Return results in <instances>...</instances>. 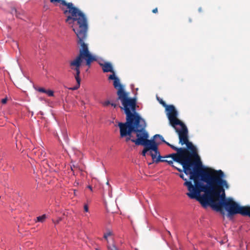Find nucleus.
I'll use <instances>...</instances> for the list:
<instances>
[{
    "mask_svg": "<svg viewBox=\"0 0 250 250\" xmlns=\"http://www.w3.org/2000/svg\"><path fill=\"white\" fill-rule=\"evenodd\" d=\"M190 164L189 170L187 172H185L184 167L182 171L187 175H189V179L193 181L194 185L191 181H188L183 173L180 174L179 176L185 181L184 185L189 191L187 195L190 199H195L201 204L221 170L204 167L201 159Z\"/></svg>",
    "mask_w": 250,
    "mask_h": 250,
    "instance_id": "1",
    "label": "nucleus"
},
{
    "mask_svg": "<svg viewBox=\"0 0 250 250\" xmlns=\"http://www.w3.org/2000/svg\"><path fill=\"white\" fill-rule=\"evenodd\" d=\"M224 177L225 174L221 170L201 204L204 207L210 206L217 211H221L224 207L229 216L240 214L250 217V206H240L232 199L226 198L225 190L229 188V185Z\"/></svg>",
    "mask_w": 250,
    "mask_h": 250,
    "instance_id": "2",
    "label": "nucleus"
},
{
    "mask_svg": "<svg viewBox=\"0 0 250 250\" xmlns=\"http://www.w3.org/2000/svg\"><path fill=\"white\" fill-rule=\"evenodd\" d=\"M88 29H85L81 31H77L75 33L78 39V43L81 45L79 55L73 60L69 62V66L71 70L74 71L77 75L80 74V67L82 65L83 61L84 60L86 65L89 68L91 63L96 61L95 56H93L89 52L87 44L84 42L87 37Z\"/></svg>",
    "mask_w": 250,
    "mask_h": 250,
    "instance_id": "3",
    "label": "nucleus"
},
{
    "mask_svg": "<svg viewBox=\"0 0 250 250\" xmlns=\"http://www.w3.org/2000/svg\"><path fill=\"white\" fill-rule=\"evenodd\" d=\"M52 3L60 2L63 5L67 6L68 10L64 11V14L70 15L67 17L65 21L69 24H73V30L75 33L88 29V23L85 15L78 8L73 6L72 3H67L64 0H50Z\"/></svg>",
    "mask_w": 250,
    "mask_h": 250,
    "instance_id": "4",
    "label": "nucleus"
},
{
    "mask_svg": "<svg viewBox=\"0 0 250 250\" xmlns=\"http://www.w3.org/2000/svg\"><path fill=\"white\" fill-rule=\"evenodd\" d=\"M118 126L120 129L121 137H126L125 141L128 142L132 140L138 139L142 136L143 134H146L147 131L145 130V122H126L125 123H119Z\"/></svg>",
    "mask_w": 250,
    "mask_h": 250,
    "instance_id": "5",
    "label": "nucleus"
},
{
    "mask_svg": "<svg viewBox=\"0 0 250 250\" xmlns=\"http://www.w3.org/2000/svg\"><path fill=\"white\" fill-rule=\"evenodd\" d=\"M118 100L121 101L123 109L126 114V122H145L140 116L136 112L137 101L135 98L128 97V93L121 90L119 91Z\"/></svg>",
    "mask_w": 250,
    "mask_h": 250,
    "instance_id": "6",
    "label": "nucleus"
},
{
    "mask_svg": "<svg viewBox=\"0 0 250 250\" xmlns=\"http://www.w3.org/2000/svg\"><path fill=\"white\" fill-rule=\"evenodd\" d=\"M163 158H170L172 161H175L181 164L184 167L185 172H187L189 170L191 163L200 159L198 155L195 153H190V151L188 149L183 151H178L176 153H172Z\"/></svg>",
    "mask_w": 250,
    "mask_h": 250,
    "instance_id": "7",
    "label": "nucleus"
},
{
    "mask_svg": "<svg viewBox=\"0 0 250 250\" xmlns=\"http://www.w3.org/2000/svg\"><path fill=\"white\" fill-rule=\"evenodd\" d=\"M148 133L146 134H143L142 136L139 138L132 140V142L134 143L136 146H144V149L142 152V155L143 156H146V152L148 151H154V153L150 151V155L153 161L155 162V160L158 155H160L158 148L159 144L154 139H148Z\"/></svg>",
    "mask_w": 250,
    "mask_h": 250,
    "instance_id": "8",
    "label": "nucleus"
},
{
    "mask_svg": "<svg viewBox=\"0 0 250 250\" xmlns=\"http://www.w3.org/2000/svg\"><path fill=\"white\" fill-rule=\"evenodd\" d=\"M166 110L167 111V115L169 121V123L170 125L175 128L176 131V129H177L176 127L177 125H180L181 128L187 127L182 121L177 118L178 112L174 105H168L166 108Z\"/></svg>",
    "mask_w": 250,
    "mask_h": 250,
    "instance_id": "9",
    "label": "nucleus"
},
{
    "mask_svg": "<svg viewBox=\"0 0 250 250\" xmlns=\"http://www.w3.org/2000/svg\"><path fill=\"white\" fill-rule=\"evenodd\" d=\"M176 132L178 133L179 135V143H180L182 145L184 144L186 145L187 147L188 148V150H190V153H195L197 155H198L196 148L193 145L192 143L189 142L188 139V130L187 127H184L183 128H181V129H176Z\"/></svg>",
    "mask_w": 250,
    "mask_h": 250,
    "instance_id": "10",
    "label": "nucleus"
},
{
    "mask_svg": "<svg viewBox=\"0 0 250 250\" xmlns=\"http://www.w3.org/2000/svg\"><path fill=\"white\" fill-rule=\"evenodd\" d=\"M108 79L112 80L114 81L113 85H114V87L116 89H117V90H118L117 93L118 96L119 91H120V90H121L123 91H125L122 85L120 83L119 79L115 76V74H112L111 75H110L108 77Z\"/></svg>",
    "mask_w": 250,
    "mask_h": 250,
    "instance_id": "11",
    "label": "nucleus"
},
{
    "mask_svg": "<svg viewBox=\"0 0 250 250\" xmlns=\"http://www.w3.org/2000/svg\"><path fill=\"white\" fill-rule=\"evenodd\" d=\"M100 66L102 67L104 72H111L115 74L111 63L109 62H105L104 63H100Z\"/></svg>",
    "mask_w": 250,
    "mask_h": 250,
    "instance_id": "12",
    "label": "nucleus"
},
{
    "mask_svg": "<svg viewBox=\"0 0 250 250\" xmlns=\"http://www.w3.org/2000/svg\"><path fill=\"white\" fill-rule=\"evenodd\" d=\"M162 158V157L160 155H159L156 160H155V162L156 163H158L160 162H167L169 165H171L173 167L177 169L178 171L180 172H182V169L178 168L176 166L173 165V162L172 161V160L167 161V160L161 159Z\"/></svg>",
    "mask_w": 250,
    "mask_h": 250,
    "instance_id": "13",
    "label": "nucleus"
},
{
    "mask_svg": "<svg viewBox=\"0 0 250 250\" xmlns=\"http://www.w3.org/2000/svg\"><path fill=\"white\" fill-rule=\"evenodd\" d=\"M74 75L75 78L77 82V85L75 86L70 88L72 90H76L80 87L81 81V79L79 75H77V74L76 73H74Z\"/></svg>",
    "mask_w": 250,
    "mask_h": 250,
    "instance_id": "14",
    "label": "nucleus"
},
{
    "mask_svg": "<svg viewBox=\"0 0 250 250\" xmlns=\"http://www.w3.org/2000/svg\"><path fill=\"white\" fill-rule=\"evenodd\" d=\"M157 138H159V139L162 141V142L166 143L167 146H171V144H170L169 143L166 142L164 138L163 137V136L161 135H159V134H156L154 136H153V139H156Z\"/></svg>",
    "mask_w": 250,
    "mask_h": 250,
    "instance_id": "15",
    "label": "nucleus"
},
{
    "mask_svg": "<svg viewBox=\"0 0 250 250\" xmlns=\"http://www.w3.org/2000/svg\"><path fill=\"white\" fill-rule=\"evenodd\" d=\"M47 216L45 214H43L42 216H39L37 217V221L36 222H43L46 219Z\"/></svg>",
    "mask_w": 250,
    "mask_h": 250,
    "instance_id": "16",
    "label": "nucleus"
},
{
    "mask_svg": "<svg viewBox=\"0 0 250 250\" xmlns=\"http://www.w3.org/2000/svg\"><path fill=\"white\" fill-rule=\"evenodd\" d=\"M172 149H173V150L176 151L177 152L178 151H184L185 150H187V148H178L172 145H171L170 146Z\"/></svg>",
    "mask_w": 250,
    "mask_h": 250,
    "instance_id": "17",
    "label": "nucleus"
},
{
    "mask_svg": "<svg viewBox=\"0 0 250 250\" xmlns=\"http://www.w3.org/2000/svg\"><path fill=\"white\" fill-rule=\"evenodd\" d=\"M112 235V232L110 231H108L106 233H104V238L107 241V237L109 236H111Z\"/></svg>",
    "mask_w": 250,
    "mask_h": 250,
    "instance_id": "18",
    "label": "nucleus"
},
{
    "mask_svg": "<svg viewBox=\"0 0 250 250\" xmlns=\"http://www.w3.org/2000/svg\"><path fill=\"white\" fill-rule=\"evenodd\" d=\"M48 95V96L51 97L54 96V92L51 90H46L45 93Z\"/></svg>",
    "mask_w": 250,
    "mask_h": 250,
    "instance_id": "19",
    "label": "nucleus"
},
{
    "mask_svg": "<svg viewBox=\"0 0 250 250\" xmlns=\"http://www.w3.org/2000/svg\"><path fill=\"white\" fill-rule=\"evenodd\" d=\"M158 100L159 101L160 103L165 107H167L168 105H167L165 102H164L162 99H159L157 98Z\"/></svg>",
    "mask_w": 250,
    "mask_h": 250,
    "instance_id": "20",
    "label": "nucleus"
},
{
    "mask_svg": "<svg viewBox=\"0 0 250 250\" xmlns=\"http://www.w3.org/2000/svg\"><path fill=\"white\" fill-rule=\"evenodd\" d=\"M62 217H58V219L56 220H53V222H54V223L56 225V224H58L60 223V221H61L62 220Z\"/></svg>",
    "mask_w": 250,
    "mask_h": 250,
    "instance_id": "21",
    "label": "nucleus"
},
{
    "mask_svg": "<svg viewBox=\"0 0 250 250\" xmlns=\"http://www.w3.org/2000/svg\"><path fill=\"white\" fill-rule=\"evenodd\" d=\"M108 248L109 250H118V249L113 245L111 246H108Z\"/></svg>",
    "mask_w": 250,
    "mask_h": 250,
    "instance_id": "22",
    "label": "nucleus"
},
{
    "mask_svg": "<svg viewBox=\"0 0 250 250\" xmlns=\"http://www.w3.org/2000/svg\"><path fill=\"white\" fill-rule=\"evenodd\" d=\"M37 90L39 91V92H42V93H45L46 92V90L44 88H42V87H39Z\"/></svg>",
    "mask_w": 250,
    "mask_h": 250,
    "instance_id": "23",
    "label": "nucleus"
},
{
    "mask_svg": "<svg viewBox=\"0 0 250 250\" xmlns=\"http://www.w3.org/2000/svg\"><path fill=\"white\" fill-rule=\"evenodd\" d=\"M109 104H111V103L109 101H105L103 103L104 106H108Z\"/></svg>",
    "mask_w": 250,
    "mask_h": 250,
    "instance_id": "24",
    "label": "nucleus"
},
{
    "mask_svg": "<svg viewBox=\"0 0 250 250\" xmlns=\"http://www.w3.org/2000/svg\"><path fill=\"white\" fill-rule=\"evenodd\" d=\"M7 99L6 98L2 99L1 100V103L3 104H5L7 103Z\"/></svg>",
    "mask_w": 250,
    "mask_h": 250,
    "instance_id": "25",
    "label": "nucleus"
},
{
    "mask_svg": "<svg viewBox=\"0 0 250 250\" xmlns=\"http://www.w3.org/2000/svg\"><path fill=\"white\" fill-rule=\"evenodd\" d=\"M84 210L85 212L88 211V207L87 205H85L84 206Z\"/></svg>",
    "mask_w": 250,
    "mask_h": 250,
    "instance_id": "26",
    "label": "nucleus"
},
{
    "mask_svg": "<svg viewBox=\"0 0 250 250\" xmlns=\"http://www.w3.org/2000/svg\"><path fill=\"white\" fill-rule=\"evenodd\" d=\"M152 12L153 13H156L158 12V9L157 8H155L154 9L152 10Z\"/></svg>",
    "mask_w": 250,
    "mask_h": 250,
    "instance_id": "27",
    "label": "nucleus"
},
{
    "mask_svg": "<svg viewBox=\"0 0 250 250\" xmlns=\"http://www.w3.org/2000/svg\"><path fill=\"white\" fill-rule=\"evenodd\" d=\"M111 105L113 106H114V107H116L117 106V104H115V103H111Z\"/></svg>",
    "mask_w": 250,
    "mask_h": 250,
    "instance_id": "28",
    "label": "nucleus"
},
{
    "mask_svg": "<svg viewBox=\"0 0 250 250\" xmlns=\"http://www.w3.org/2000/svg\"><path fill=\"white\" fill-rule=\"evenodd\" d=\"M15 12L16 13H17V10L16 9H15ZM16 16L18 18H21V17L20 15H18L17 14H16Z\"/></svg>",
    "mask_w": 250,
    "mask_h": 250,
    "instance_id": "29",
    "label": "nucleus"
},
{
    "mask_svg": "<svg viewBox=\"0 0 250 250\" xmlns=\"http://www.w3.org/2000/svg\"><path fill=\"white\" fill-rule=\"evenodd\" d=\"M88 188H89L91 190H92V187H91V186H89L88 187Z\"/></svg>",
    "mask_w": 250,
    "mask_h": 250,
    "instance_id": "30",
    "label": "nucleus"
},
{
    "mask_svg": "<svg viewBox=\"0 0 250 250\" xmlns=\"http://www.w3.org/2000/svg\"><path fill=\"white\" fill-rule=\"evenodd\" d=\"M199 11H201V8H200L199 9Z\"/></svg>",
    "mask_w": 250,
    "mask_h": 250,
    "instance_id": "31",
    "label": "nucleus"
},
{
    "mask_svg": "<svg viewBox=\"0 0 250 250\" xmlns=\"http://www.w3.org/2000/svg\"><path fill=\"white\" fill-rule=\"evenodd\" d=\"M106 184H107V185H108V184H109L108 182H107Z\"/></svg>",
    "mask_w": 250,
    "mask_h": 250,
    "instance_id": "32",
    "label": "nucleus"
},
{
    "mask_svg": "<svg viewBox=\"0 0 250 250\" xmlns=\"http://www.w3.org/2000/svg\"><path fill=\"white\" fill-rule=\"evenodd\" d=\"M168 233L169 234H170V231H168Z\"/></svg>",
    "mask_w": 250,
    "mask_h": 250,
    "instance_id": "33",
    "label": "nucleus"
}]
</instances>
